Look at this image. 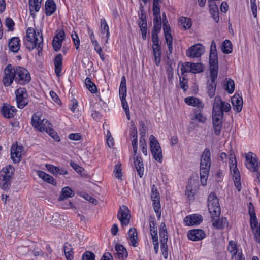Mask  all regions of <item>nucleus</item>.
I'll return each mask as SVG.
<instances>
[{"instance_id":"obj_1","label":"nucleus","mask_w":260,"mask_h":260,"mask_svg":"<svg viewBox=\"0 0 260 260\" xmlns=\"http://www.w3.org/2000/svg\"><path fill=\"white\" fill-rule=\"evenodd\" d=\"M223 112H228V106L220 96H216L213 105L212 122L215 133L217 135L220 134Z\"/></svg>"},{"instance_id":"obj_2","label":"nucleus","mask_w":260,"mask_h":260,"mask_svg":"<svg viewBox=\"0 0 260 260\" xmlns=\"http://www.w3.org/2000/svg\"><path fill=\"white\" fill-rule=\"evenodd\" d=\"M26 48L29 51L35 48L38 50V54L40 56L43 50V38L42 31L37 30L36 32L32 27H29L26 31V36L24 39Z\"/></svg>"},{"instance_id":"obj_3","label":"nucleus","mask_w":260,"mask_h":260,"mask_svg":"<svg viewBox=\"0 0 260 260\" xmlns=\"http://www.w3.org/2000/svg\"><path fill=\"white\" fill-rule=\"evenodd\" d=\"M208 207L209 212L212 217V225L217 229H222L223 224L219 220V216L220 213V207L218 199L216 194L212 192L208 196Z\"/></svg>"},{"instance_id":"obj_4","label":"nucleus","mask_w":260,"mask_h":260,"mask_svg":"<svg viewBox=\"0 0 260 260\" xmlns=\"http://www.w3.org/2000/svg\"><path fill=\"white\" fill-rule=\"evenodd\" d=\"M210 152L206 148L202 153L200 161V179L201 184L205 186L211 166Z\"/></svg>"},{"instance_id":"obj_5","label":"nucleus","mask_w":260,"mask_h":260,"mask_svg":"<svg viewBox=\"0 0 260 260\" xmlns=\"http://www.w3.org/2000/svg\"><path fill=\"white\" fill-rule=\"evenodd\" d=\"M230 168L233 176V180L235 186L238 191L241 190V176L240 172L237 168V161L235 155L233 154V150H230V157L229 158Z\"/></svg>"},{"instance_id":"obj_6","label":"nucleus","mask_w":260,"mask_h":260,"mask_svg":"<svg viewBox=\"0 0 260 260\" xmlns=\"http://www.w3.org/2000/svg\"><path fill=\"white\" fill-rule=\"evenodd\" d=\"M31 124L40 132L45 131L47 133H54L50 121L46 119H41L37 114H35L31 118Z\"/></svg>"},{"instance_id":"obj_7","label":"nucleus","mask_w":260,"mask_h":260,"mask_svg":"<svg viewBox=\"0 0 260 260\" xmlns=\"http://www.w3.org/2000/svg\"><path fill=\"white\" fill-rule=\"evenodd\" d=\"M150 148L151 154L155 160L159 162L162 161V152L160 144L153 135L150 136Z\"/></svg>"},{"instance_id":"obj_8","label":"nucleus","mask_w":260,"mask_h":260,"mask_svg":"<svg viewBox=\"0 0 260 260\" xmlns=\"http://www.w3.org/2000/svg\"><path fill=\"white\" fill-rule=\"evenodd\" d=\"M16 68L13 67L11 64H8L4 71V75L2 82L5 86H10L13 81H15Z\"/></svg>"},{"instance_id":"obj_9","label":"nucleus","mask_w":260,"mask_h":260,"mask_svg":"<svg viewBox=\"0 0 260 260\" xmlns=\"http://www.w3.org/2000/svg\"><path fill=\"white\" fill-rule=\"evenodd\" d=\"M30 76L28 71L21 67H16L15 82L21 85L28 83L30 81Z\"/></svg>"},{"instance_id":"obj_10","label":"nucleus","mask_w":260,"mask_h":260,"mask_svg":"<svg viewBox=\"0 0 260 260\" xmlns=\"http://www.w3.org/2000/svg\"><path fill=\"white\" fill-rule=\"evenodd\" d=\"M244 155L245 165L246 168L252 172L257 171L259 168V163L256 155L251 152H249L245 153Z\"/></svg>"},{"instance_id":"obj_11","label":"nucleus","mask_w":260,"mask_h":260,"mask_svg":"<svg viewBox=\"0 0 260 260\" xmlns=\"http://www.w3.org/2000/svg\"><path fill=\"white\" fill-rule=\"evenodd\" d=\"M17 107L22 109L28 104V94L25 88H19L15 92Z\"/></svg>"},{"instance_id":"obj_12","label":"nucleus","mask_w":260,"mask_h":260,"mask_svg":"<svg viewBox=\"0 0 260 260\" xmlns=\"http://www.w3.org/2000/svg\"><path fill=\"white\" fill-rule=\"evenodd\" d=\"M117 218L120 220L121 225L126 226L129 223L131 215L128 208L125 205L120 207L117 214Z\"/></svg>"},{"instance_id":"obj_13","label":"nucleus","mask_w":260,"mask_h":260,"mask_svg":"<svg viewBox=\"0 0 260 260\" xmlns=\"http://www.w3.org/2000/svg\"><path fill=\"white\" fill-rule=\"evenodd\" d=\"M204 52V47L203 45L197 44L190 47L186 51V55L189 57H199Z\"/></svg>"},{"instance_id":"obj_14","label":"nucleus","mask_w":260,"mask_h":260,"mask_svg":"<svg viewBox=\"0 0 260 260\" xmlns=\"http://www.w3.org/2000/svg\"><path fill=\"white\" fill-rule=\"evenodd\" d=\"M23 147L17 144L12 145L11 148V157L15 163L20 162L21 158Z\"/></svg>"},{"instance_id":"obj_15","label":"nucleus","mask_w":260,"mask_h":260,"mask_svg":"<svg viewBox=\"0 0 260 260\" xmlns=\"http://www.w3.org/2000/svg\"><path fill=\"white\" fill-rule=\"evenodd\" d=\"M231 103L236 112H240L242 110L243 103V99L239 93L236 92L231 98Z\"/></svg>"},{"instance_id":"obj_16","label":"nucleus","mask_w":260,"mask_h":260,"mask_svg":"<svg viewBox=\"0 0 260 260\" xmlns=\"http://www.w3.org/2000/svg\"><path fill=\"white\" fill-rule=\"evenodd\" d=\"M203 220L202 217L200 215L193 214L187 216L184 219L185 225L193 226L199 224Z\"/></svg>"},{"instance_id":"obj_17","label":"nucleus","mask_w":260,"mask_h":260,"mask_svg":"<svg viewBox=\"0 0 260 260\" xmlns=\"http://www.w3.org/2000/svg\"><path fill=\"white\" fill-rule=\"evenodd\" d=\"M205 233L203 230L201 229H194L190 230L187 234V237L189 239L197 241L201 240L205 238Z\"/></svg>"},{"instance_id":"obj_18","label":"nucleus","mask_w":260,"mask_h":260,"mask_svg":"<svg viewBox=\"0 0 260 260\" xmlns=\"http://www.w3.org/2000/svg\"><path fill=\"white\" fill-rule=\"evenodd\" d=\"M17 111L14 106L4 104L2 107L1 112L3 116L7 118H11L14 116Z\"/></svg>"},{"instance_id":"obj_19","label":"nucleus","mask_w":260,"mask_h":260,"mask_svg":"<svg viewBox=\"0 0 260 260\" xmlns=\"http://www.w3.org/2000/svg\"><path fill=\"white\" fill-rule=\"evenodd\" d=\"M65 34L63 30H61L58 34H57L53 38L52 41V47L55 51H58L60 50L62 41L64 39Z\"/></svg>"},{"instance_id":"obj_20","label":"nucleus","mask_w":260,"mask_h":260,"mask_svg":"<svg viewBox=\"0 0 260 260\" xmlns=\"http://www.w3.org/2000/svg\"><path fill=\"white\" fill-rule=\"evenodd\" d=\"M42 0H29V9L30 15L34 18L36 13L38 12L41 6Z\"/></svg>"},{"instance_id":"obj_21","label":"nucleus","mask_w":260,"mask_h":260,"mask_svg":"<svg viewBox=\"0 0 260 260\" xmlns=\"http://www.w3.org/2000/svg\"><path fill=\"white\" fill-rule=\"evenodd\" d=\"M45 10L46 16L52 15L56 10V5L53 0H47L45 4Z\"/></svg>"},{"instance_id":"obj_22","label":"nucleus","mask_w":260,"mask_h":260,"mask_svg":"<svg viewBox=\"0 0 260 260\" xmlns=\"http://www.w3.org/2000/svg\"><path fill=\"white\" fill-rule=\"evenodd\" d=\"M134 166L140 177H142L144 173L143 162L142 158L139 156H133Z\"/></svg>"},{"instance_id":"obj_23","label":"nucleus","mask_w":260,"mask_h":260,"mask_svg":"<svg viewBox=\"0 0 260 260\" xmlns=\"http://www.w3.org/2000/svg\"><path fill=\"white\" fill-rule=\"evenodd\" d=\"M55 73L58 77L61 76L62 67V56L61 54H57L54 58Z\"/></svg>"},{"instance_id":"obj_24","label":"nucleus","mask_w":260,"mask_h":260,"mask_svg":"<svg viewBox=\"0 0 260 260\" xmlns=\"http://www.w3.org/2000/svg\"><path fill=\"white\" fill-rule=\"evenodd\" d=\"M37 174L40 178L43 179L44 181L53 185H56L55 179L51 175L40 170L37 171Z\"/></svg>"},{"instance_id":"obj_25","label":"nucleus","mask_w":260,"mask_h":260,"mask_svg":"<svg viewBox=\"0 0 260 260\" xmlns=\"http://www.w3.org/2000/svg\"><path fill=\"white\" fill-rule=\"evenodd\" d=\"M9 48L13 52H17L20 49V39L18 37H13L9 42Z\"/></svg>"},{"instance_id":"obj_26","label":"nucleus","mask_w":260,"mask_h":260,"mask_svg":"<svg viewBox=\"0 0 260 260\" xmlns=\"http://www.w3.org/2000/svg\"><path fill=\"white\" fill-rule=\"evenodd\" d=\"M185 103L188 105L192 106H197L199 108H203L204 104L197 98L187 97L185 99Z\"/></svg>"},{"instance_id":"obj_27","label":"nucleus","mask_w":260,"mask_h":260,"mask_svg":"<svg viewBox=\"0 0 260 260\" xmlns=\"http://www.w3.org/2000/svg\"><path fill=\"white\" fill-rule=\"evenodd\" d=\"M75 193L74 191L69 187H63L61 191L59 200L63 201L65 199L72 197L74 196Z\"/></svg>"},{"instance_id":"obj_28","label":"nucleus","mask_w":260,"mask_h":260,"mask_svg":"<svg viewBox=\"0 0 260 260\" xmlns=\"http://www.w3.org/2000/svg\"><path fill=\"white\" fill-rule=\"evenodd\" d=\"M128 235L129 236V240L130 241V245L133 247L137 246L138 236L137 230L135 228H131L129 229Z\"/></svg>"},{"instance_id":"obj_29","label":"nucleus","mask_w":260,"mask_h":260,"mask_svg":"<svg viewBox=\"0 0 260 260\" xmlns=\"http://www.w3.org/2000/svg\"><path fill=\"white\" fill-rule=\"evenodd\" d=\"M101 34L103 35V38L106 37V43L108 42V40L110 36L109 31V27L107 25L106 21L105 19H102L101 20Z\"/></svg>"},{"instance_id":"obj_30","label":"nucleus","mask_w":260,"mask_h":260,"mask_svg":"<svg viewBox=\"0 0 260 260\" xmlns=\"http://www.w3.org/2000/svg\"><path fill=\"white\" fill-rule=\"evenodd\" d=\"M11 178L0 174V187L4 189H9L11 185Z\"/></svg>"},{"instance_id":"obj_31","label":"nucleus","mask_w":260,"mask_h":260,"mask_svg":"<svg viewBox=\"0 0 260 260\" xmlns=\"http://www.w3.org/2000/svg\"><path fill=\"white\" fill-rule=\"evenodd\" d=\"M159 236L160 237V243H167L168 234L167 228L165 223L162 222L159 228Z\"/></svg>"},{"instance_id":"obj_32","label":"nucleus","mask_w":260,"mask_h":260,"mask_svg":"<svg viewBox=\"0 0 260 260\" xmlns=\"http://www.w3.org/2000/svg\"><path fill=\"white\" fill-rule=\"evenodd\" d=\"M209 2V6L210 12L211 14H212L214 17V20L217 22L219 20V17L218 16V9L217 5L216 4L215 1H210Z\"/></svg>"},{"instance_id":"obj_33","label":"nucleus","mask_w":260,"mask_h":260,"mask_svg":"<svg viewBox=\"0 0 260 260\" xmlns=\"http://www.w3.org/2000/svg\"><path fill=\"white\" fill-rule=\"evenodd\" d=\"M115 249L116 251V254L119 258H123L125 256V257L127 256V252L126 249L123 247V245L120 244H116L115 246Z\"/></svg>"},{"instance_id":"obj_34","label":"nucleus","mask_w":260,"mask_h":260,"mask_svg":"<svg viewBox=\"0 0 260 260\" xmlns=\"http://www.w3.org/2000/svg\"><path fill=\"white\" fill-rule=\"evenodd\" d=\"M187 66L188 65L190 67V72L192 73H201L203 71V64L200 63H187L186 64Z\"/></svg>"},{"instance_id":"obj_35","label":"nucleus","mask_w":260,"mask_h":260,"mask_svg":"<svg viewBox=\"0 0 260 260\" xmlns=\"http://www.w3.org/2000/svg\"><path fill=\"white\" fill-rule=\"evenodd\" d=\"M14 168L12 166L8 165L2 169L0 171V174L12 178L14 174Z\"/></svg>"},{"instance_id":"obj_36","label":"nucleus","mask_w":260,"mask_h":260,"mask_svg":"<svg viewBox=\"0 0 260 260\" xmlns=\"http://www.w3.org/2000/svg\"><path fill=\"white\" fill-rule=\"evenodd\" d=\"M216 87V82H211L209 80H208L207 85V93L210 98H212L214 96Z\"/></svg>"},{"instance_id":"obj_37","label":"nucleus","mask_w":260,"mask_h":260,"mask_svg":"<svg viewBox=\"0 0 260 260\" xmlns=\"http://www.w3.org/2000/svg\"><path fill=\"white\" fill-rule=\"evenodd\" d=\"M229 251L232 253V260H237V245L233 241H231L229 243Z\"/></svg>"},{"instance_id":"obj_38","label":"nucleus","mask_w":260,"mask_h":260,"mask_svg":"<svg viewBox=\"0 0 260 260\" xmlns=\"http://www.w3.org/2000/svg\"><path fill=\"white\" fill-rule=\"evenodd\" d=\"M173 61L168 60L167 61V66L166 67V72L168 79L169 82H172L173 79V68L172 67Z\"/></svg>"},{"instance_id":"obj_39","label":"nucleus","mask_w":260,"mask_h":260,"mask_svg":"<svg viewBox=\"0 0 260 260\" xmlns=\"http://www.w3.org/2000/svg\"><path fill=\"white\" fill-rule=\"evenodd\" d=\"M85 83L87 88L91 92L95 93L97 91V88L96 85L91 82V79L89 78H86L85 80Z\"/></svg>"},{"instance_id":"obj_40","label":"nucleus","mask_w":260,"mask_h":260,"mask_svg":"<svg viewBox=\"0 0 260 260\" xmlns=\"http://www.w3.org/2000/svg\"><path fill=\"white\" fill-rule=\"evenodd\" d=\"M179 22L185 29L190 28L192 25L191 19L188 18L181 17L179 18Z\"/></svg>"},{"instance_id":"obj_41","label":"nucleus","mask_w":260,"mask_h":260,"mask_svg":"<svg viewBox=\"0 0 260 260\" xmlns=\"http://www.w3.org/2000/svg\"><path fill=\"white\" fill-rule=\"evenodd\" d=\"M63 249H64V254L66 255V258L67 259V260H72L73 259V254H68V252H72V246L70 244L66 243L64 245Z\"/></svg>"},{"instance_id":"obj_42","label":"nucleus","mask_w":260,"mask_h":260,"mask_svg":"<svg viewBox=\"0 0 260 260\" xmlns=\"http://www.w3.org/2000/svg\"><path fill=\"white\" fill-rule=\"evenodd\" d=\"M151 199L152 201L154 200H160L159 193L157 190V187L154 184L151 187Z\"/></svg>"},{"instance_id":"obj_43","label":"nucleus","mask_w":260,"mask_h":260,"mask_svg":"<svg viewBox=\"0 0 260 260\" xmlns=\"http://www.w3.org/2000/svg\"><path fill=\"white\" fill-rule=\"evenodd\" d=\"M122 107L125 111L128 120L130 119V113L129 106L126 100V98H120Z\"/></svg>"},{"instance_id":"obj_44","label":"nucleus","mask_w":260,"mask_h":260,"mask_svg":"<svg viewBox=\"0 0 260 260\" xmlns=\"http://www.w3.org/2000/svg\"><path fill=\"white\" fill-rule=\"evenodd\" d=\"M209 63L211 67H217L218 57L217 54H211L209 55Z\"/></svg>"},{"instance_id":"obj_45","label":"nucleus","mask_w":260,"mask_h":260,"mask_svg":"<svg viewBox=\"0 0 260 260\" xmlns=\"http://www.w3.org/2000/svg\"><path fill=\"white\" fill-rule=\"evenodd\" d=\"M62 220V219L60 215L58 213H55L52 216L51 222L52 224L57 226L61 223Z\"/></svg>"},{"instance_id":"obj_46","label":"nucleus","mask_w":260,"mask_h":260,"mask_svg":"<svg viewBox=\"0 0 260 260\" xmlns=\"http://www.w3.org/2000/svg\"><path fill=\"white\" fill-rule=\"evenodd\" d=\"M149 226L150 229L151 234L157 233L156 223L154 217H150V218L149 219Z\"/></svg>"},{"instance_id":"obj_47","label":"nucleus","mask_w":260,"mask_h":260,"mask_svg":"<svg viewBox=\"0 0 260 260\" xmlns=\"http://www.w3.org/2000/svg\"><path fill=\"white\" fill-rule=\"evenodd\" d=\"M166 42L168 45V48L169 49V54H172L173 52V44L172 41L173 38L172 35H166Z\"/></svg>"},{"instance_id":"obj_48","label":"nucleus","mask_w":260,"mask_h":260,"mask_svg":"<svg viewBox=\"0 0 260 260\" xmlns=\"http://www.w3.org/2000/svg\"><path fill=\"white\" fill-rule=\"evenodd\" d=\"M95 256L91 251H86L82 255V260H95Z\"/></svg>"},{"instance_id":"obj_49","label":"nucleus","mask_w":260,"mask_h":260,"mask_svg":"<svg viewBox=\"0 0 260 260\" xmlns=\"http://www.w3.org/2000/svg\"><path fill=\"white\" fill-rule=\"evenodd\" d=\"M154 29L153 31H160L161 27V18H154L153 19Z\"/></svg>"},{"instance_id":"obj_50","label":"nucleus","mask_w":260,"mask_h":260,"mask_svg":"<svg viewBox=\"0 0 260 260\" xmlns=\"http://www.w3.org/2000/svg\"><path fill=\"white\" fill-rule=\"evenodd\" d=\"M114 173L115 174L116 178H118V179H121L122 172L121 169V164H117L115 166Z\"/></svg>"},{"instance_id":"obj_51","label":"nucleus","mask_w":260,"mask_h":260,"mask_svg":"<svg viewBox=\"0 0 260 260\" xmlns=\"http://www.w3.org/2000/svg\"><path fill=\"white\" fill-rule=\"evenodd\" d=\"M71 37L74 43L76 49H78L80 45V40L77 34L75 31H73L72 32Z\"/></svg>"},{"instance_id":"obj_52","label":"nucleus","mask_w":260,"mask_h":260,"mask_svg":"<svg viewBox=\"0 0 260 260\" xmlns=\"http://www.w3.org/2000/svg\"><path fill=\"white\" fill-rule=\"evenodd\" d=\"M187 82L188 81L187 79L185 78V76H183L182 79L180 77V85L184 92L187 90L188 87Z\"/></svg>"},{"instance_id":"obj_53","label":"nucleus","mask_w":260,"mask_h":260,"mask_svg":"<svg viewBox=\"0 0 260 260\" xmlns=\"http://www.w3.org/2000/svg\"><path fill=\"white\" fill-rule=\"evenodd\" d=\"M212 68H213V69L212 70H211V71H210V80H209V81L214 82H216V80L217 77L218 72H217V70L216 69L217 67H214V68L212 67Z\"/></svg>"},{"instance_id":"obj_54","label":"nucleus","mask_w":260,"mask_h":260,"mask_svg":"<svg viewBox=\"0 0 260 260\" xmlns=\"http://www.w3.org/2000/svg\"><path fill=\"white\" fill-rule=\"evenodd\" d=\"M130 136L134 139H137V129L134 122L131 123Z\"/></svg>"},{"instance_id":"obj_55","label":"nucleus","mask_w":260,"mask_h":260,"mask_svg":"<svg viewBox=\"0 0 260 260\" xmlns=\"http://www.w3.org/2000/svg\"><path fill=\"white\" fill-rule=\"evenodd\" d=\"M250 226L251 228L253 230L256 228L258 224V221L257 220L255 214H253L250 215Z\"/></svg>"},{"instance_id":"obj_56","label":"nucleus","mask_w":260,"mask_h":260,"mask_svg":"<svg viewBox=\"0 0 260 260\" xmlns=\"http://www.w3.org/2000/svg\"><path fill=\"white\" fill-rule=\"evenodd\" d=\"M15 23L13 20L10 18H7L5 20V25L10 30H13V26Z\"/></svg>"},{"instance_id":"obj_57","label":"nucleus","mask_w":260,"mask_h":260,"mask_svg":"<svg viewBox=\"0 0 260 260\" xmlns=\"http://www.w3.org/2000/svg\"><path fill=\"white\" fill-rule=\"evenodd\" d=\"M167 243H161V250L162 254L165 258H167L168 257V245L167 244Z\"/></svg>"},{"instance_id":"obj_58","label":"nucleus","mask_w":260,"mask_h":260,"mask_svg":"<svg viewBox=\"0 0 260 260\" xmlns=\"http://www.w3.org/2000/svg\"><path fill=\"white\" fill-rule=\"evenodd\" d=\"M159 31H152V41L153 45L159 44V38L158 32Z\"/></svg>"},{"instance_id":"obj_59","label":"nucleus","mask_w":260,"mask_h":260,"mask_svg":"<svg viewBox=\"0 0 260 260\" xmlns=\"http://www.w3.org/2000/svg\"><path fill=\"white\" fill-rule=\"evenodd\" d=\"M140 12L141 13L139 15V22H147L146 14L144 12V10L143 9V8L141 9Z\"/></svg>"},{"instance_id":"obj_60","label":"nucleus","mask_w":260,"mask_h":260,"mask_svg":"<svg viewBox=\"0 0 260 260\" xmlns=\"http://www.w3.org/2000/svg\"><path fill=\"white\" fill-rule=\"evenodd\" d=\"M187 63H190V62H186L184 63V64H183L182 65V66H181V71L182 75V76H185V73L190 72V71H189L190 67H189V65H188V66H187L186 65V64Z\"/></svg>"},{"instance_id":"obj_61","label":"nucleus","mask_w":260,"mask_h":260,"mask_svg":"<svg viewBox=\"0 0 260 260\" xmlns=\"http://www.w3.org/2000/svg\"><path fill=\"white\" fill-rule=\"evenodd\" d=\"M153 206L154 211L156 213L159 212V211H160V200H154L153 201Z\"/></svg>"},{"instance_id":"obj_62","label":"nucleus","mask_w":260,"mask_h":260,"mask_svg":"<svg viewBox=\"0 0 260 260\" xmlns=\"http://www.w3.org/2000/svg\"><path fill=\"white\" fill-rule=\"evenodd\" d=\"M46 167L47 170L53 175H55L56 174L57 167L51 164H46Z\"/></svg>"},{"instance_id":"obj_63","label":"nucleus","mask_w":260,"mask_h":260,"mask_svg":"<svg viewBox=\"0 0 260 260\" xmlns=\"http://www.w3.org/2000/svg\"><path fill=\"white\" fill-rule=\"evenodd\" d=\"M235 90V83L233 80L229 79V93H232Z\"/></svg>"},{"instance_id":"obj_64","label":"nucleus","mask_w":260,"mask_h":260,"mask_svg":"<svg viewBox=\"0 0 260 260\" xmlns=\"http://www.w3.org/2000/svg\"><path fill=\"white\" fill-rule=\"evenodd\" d=\"M68 137L72 140H79L81 139V135L80 133H72L69 135Z\"/></svg>"}]
</instances>
